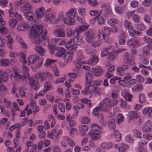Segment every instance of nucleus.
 I'll use <instances>...</instances> for the list:
<instances>
[{
    "label": "nucleus",
    "instance_id": "0e129e2a",
    "mask_svg": "<svg viewBox=\"0 0 152 152\" xmlns=\"http://www.w3.org/2000/svg\"><path fill=\"white\" fill-rule=\"evenodd\" d=\"M96 20L99 25H102L104 23V18L100 16H96Z\"/></svg>",
    "mask_w": 152,
    "mask_h": 152
},
{
    "label": "nucleus",
    "instance_id": "ddd939ff",
    "mask_svg": "<svg viewBox=\"0 0 152 152\" xmlns=\"http://www.w3.org/2000/svg\"><path fill=\"white\" fill-rule=\"evenodd\" d=\"M66 36L68 37H72L73 39H74L76 38L78 35L76 28L73 31L71 28H68L66 30Z\"/></svg>",
    "mask_w": 152,
    "mask_h": 152
},
{
    "label": "nucleus",
    "instance_id": "2eb2a0df",
    "mask_svg": "<svg viewBox=\"0 0 152 152\" xmlns=\"http://www.w3.org/2000/svg\"><path fill=\"white\" fill-rule=\"evenodd\" d=\"M98 57L96 56H92V58L87 61H84L82 62L83 64H88L91 66L96 64L98 62Z\"/></svg>",
    "mask_w": 152,
    "mask_h": 152
},
{
    "label": "nucleus",
    "instance_id": "72a5a7b5",
    "mask_svg": "<svg viewBox=\"0 0 152 152\" xmlns=\"http://www.w3.org/2000/svg\"><path fill=\"white\" fill-rule=\"evenodd\" d=\"M89 27V26L88 25L79 26L78 28H76L77 31L78 32V35L82 34L83 31L87 29Z\"/></svg>",
    "mask_w": 152,
    "mask_h": 152
},
{
    "label": "nucleus",
    "instance_id": "338daca9",
    "mask_svg": "<svg viewBox=\"0 0 152 152\" xmlns=\"http://www.w3.org/2000/svg\"><path fill=\"white\" fill-rule=\"evenodd\" d=\"M56 61V60L48 59L45 63L44 65L46 66H48L52 64H53L54 65H55L53 64V63Z\"/></svg>",
    "mask_w": 152,
    "mask_h": 152
},
{
    "label": "nucleus",
    "instance_id": "5fc2aeb1",
    "mask_svg": "<svg viewBox=\"0 0 152 152\" xmlns=\"http://www.w3.org/2000/svg\"><path fill=\"white\" fill-rule=\"evenodd\" d=\"M143 89V86L141 85H136L132 88V91H140Z\"/></svg>",
    "mask_w": 152,
    "mask_h": 152
},
{
    "label": "nucleus",
    "instance_id": "c03bdc74",
    "mask_svg": "<svg viewBox=\"0 0 152 152\" xmlns=\"http://www.w3.org/2000/svg\"><path fill=\"white\" fill-rule=\"evenodd\" d=\"M108 24L110 26H115L118 23V21L117 19L115 18H112L107 20Z\"/></svg>",
    "mask_w": 152,
    "mask_h": 152
},
{
    "label": "nucleus",
    "instance_id": "20e7f679",
    "mask_svg": "<svg viewBox=\"0 0 152 152\" xmlns=\"http://www.w3.org/2000/svg\"><path fill=\"white\" fill-rule=\"evenodd\" d=\"M77 10L75 8H71L66 13L65 15L67 18L64 19L65 22L68 25H74L75 24V18L76 17Z\"/></svg>",
    "mask_w": 152,
    "mask_h": 152
},
{
    "label": "nucleus",
    "instance_id": "c9c22d12",
    "mask_svg": "<svg viewBox=\"0 0 152 152\" xmlns=\"http://www.w3.org/2000/svg\"><path fill=\"white\" fill-rule=\"evenodd\" d=\"M102 8H104V13L111 15L112 14V12L111 10L110 7V5L106 6L105 4L102 5L101 6Z\"/></svg>",
    "mask_w": 152,
    "mask_h": 152
},
{
    "label": "nucleus",
    "instance_id": "ea45409f",
    "mask_svg": "<svg viewBox=\"0 0 152 152\" xmlns=\"http://www.w3.org/2000/svg\"><path fill=\"white\" fill-rule=\"evenodd\" d=\"M65 18H66V17H64V15L63 14V12H61L59 13V16L58 17V18L57 20H56V21H55V22L56 23H58V22L60 21L61 20H62L63 21V22L64 23V24L68 25L67 23H66L64 22L65 21L64 20V19H64Z\"/></svg>",
    "mask_w": 152,
    "mask_h": 152
},
{
    "label": "nucleus",
    "instance_id": "052dcab7",
    "mask_svg": "<svg viewBox=\"0 0 152 152\" xmlns=\"http://www.w3.org/2000/svg\"><path fill=\"white\" fill-rule=\"evenodd\" d=\"M125 141L129 143H132L133 142L134 139L130 134H128L125 138Z\"/></svg>",
    "mask_w": 152,
    "mask_h": 152
},
{
    "label": "nucleus",
    "instance_id": "8fccbe9b",
    "mask_svg": "<svg viewBox=\"0 0 152 152\" xmlns=\"http://www.w3.org/2000/svg\"><path fill=\"white\" fill-rule=\"evenodd\" d=\"M128 32L129 34L131 37L134 36L135 34H139L141 33V32L134 30L133 28L128 30Z\"/></svg>",
    "mask_w": 152,
    "mask_h": 152
},
{
    "label": "nucleus",
    "instance_id": "de8ad7c7",
    "mask_svg": "<svg viewBox=\"0 0 152 152\" xmlns=\"http://www.w3.org/2000/svg\"><path fill=\"white\" fill-rule=\"evenodd\" d=\"M8 40L7 42V44L8 48L10 49H11L12 48V45L13 43V39L12 38L10 35L7 36L6 37Z\"/></svg>",
    "mask_w": 152,
    "mask_h": 152
},
{
    "label": "nucleus",
    "instance_id": "603ef678",
    "mask_svg": "<svg viewBox=\"0 0 152 152\" xmlns=\"http://www.w3.org/2000/svg\"><path fill=\"white\" fill-rule=\"evenodd\" d=\"M126 50L125 48H119L118 50L114 51L113 53L110 56V58H111L113 56L114 57L118 53H120L121 52H123Z\"/></svg>",
    "mask_w": 152,
    "mask_h": 152
},
{
    "label": "nucleus",
    "instance_id": "423d86ee",
    "mask_svg": "<svg viewBox=\"0 0 152 152\" xmlns=\"http://www.w3.org/2000/svg\"><path fill=\"white\" fill-rule=\"evenodd\" d=\"M19 70H16L15 71V74L14 76V78L16 81H19L24 85H26L28 82L29 80L28 77H25L24 76H22L19 73Z\"/></svg>",
    "mask_w": 152,
    "mask_h": 152
},
{
    "label": "nucleus",
    "instance_id": "774afa93",
    "mask_svg": "<svg viewBox=\"0 0 152 152\" xmlns=\"http://www.w3.org/2000/svg\"><path fill=\"white\" fill-rule=\"evenodd\" d=\"M120 106L121 108L126 109L128 107V105L126 102L124 100H121Z\"/></svg>",
    "mask_w": 152,
    "mask_h": 152
},
{
    "label": "nucleus",
    "instance_id": "39448f33",
    "mask_svg": "<svg viewBox=\"0 0 152 152\" xmlns=\"http://www.w3.org/2000/svg\"><path fill=\"white\" fill-rule=\"evenodd\" d=\"M118 101L115 99H111L108 98L104 99L102 101L99 103V104L104 109L105 111H108L110 107L116 105Z\"/></svg>",
    "mask_w": 152,
    "mask_h": 152
},
{
    "label": "nucleus",
    "instance_id": "a211bd4d",
    "mask_svg": "<svg viewBox=\"0 0 152 152\" xmlns=\"http://www.w3.org/2000/svg\"><path fill=\"white\" fill-rule=\"evenodd\" d=\"M66 51V50L62 47H60L58 48L57 47L55 51L53 52V53H55V56L57 57H61L64 54Z\"/></svg>",
    "mask_w": 152,
    "mask_h": 152
},
{
    "label": "nucleus",
    "instance_id": "f03ea898",
    "mask_svg": "<svg viewBox=\"0 0 152 152\" xmlns=\"http://www.w3.org/2000/svg\"><path fill=\"white\" fill-rule=\"evenodd\" d=\"M9 13L11 17H15L21 23L18 26L17 30L18 31H25L28 29V25L27 23L23 21V17L21 15L19 14L16 12H14L12 8L9 10Z\"/></svg>",
    "mask_w": 152,
    "mask_h": 152
},
{
    "label": "nucleus",
    "instance_id": "9b49d317",
    "mask_svg": "<svg viewBox=\"0 0 152 152\" xmlns=\"http://www.w3.org/2000/svg\"><path fill=\"white\" fill-rule=\"evenodd\" d=\"M75 40L74 39H71L69 40L65 45L66 48L69 50H75L77 47L74 43Z\"/></svg>",
    "mask_w": 152,
    "mask_h": 152
},
{
    "label": "nucleus",
    "instance_id": "4c0bfd02",
    "mask_svg": "<svg viewBox=\"0 0 152 152\" xmlns=\"http://www.w3.org/2000/svg\"><path fill=\"white\" fill-rule=\"evenodd\" d=\"M113 146V144L110 142H103L100 145L101 148L105 149H110Z\"/></svg>",
    "mask_w": 152,
    "mask_h": 152
},
{
    "label": "nucleus",
    "instance_id": "a878e982",
    "mask_svg": "<svg viewBox=\"0 0 152 152\" xmlns=\"http://www.w3.org/2000/svg\"><path fill=\"white\" fill-rule=\"evenodd\" d=\"M45 9L43 7H41L37 10L36 15L38 18H42L44 15V11Z\"/></svg>",
    "mask_w": 152,
    "mask_h": 152
},
{
    "label": "nucleus",
    "instance_id": "69168bd1",
    "mask_svg": "<svg viewBox=\"0 0 152 152\" xmlns=\"http://www.w3.org/2000/svg\"><path fill=\"white\" fill-rule=\"evenodd\" d=\"M21 8L22 10H26L31 9L32 8V7L28 3H26L23 7H21Z\"/></svg>",
    "mask_w": 152,
    "mask_h": 152
},
{
    "label": "nucleus",
    "instance_id": "bb28decb",
    "mask_svg": "<svg viewBox=\"0 0 152 152\" xmlns=\"http://www.w3.org/2000/svg\"><path fill=\"white\" fill-rule=\"evenodd\" d=\"M26 19L29 21H32L33 20L34 17L35 16L34 13L33 12L28 11L25 12Z\"/></svg>",
    "mask_w": 152,
    "mask_h": 152
},
{
    "label": "nucleus",
    "instance_id": "58836bf2",
    "mask_svg": "<svg viewBox=\"0 0 152 152\" xmlns=\"http://www.w3.org/2000/svg\"><path fill=\"white\" fill-rule=\"evenodd\" d=\"M83 36L82 34L77 35L76 38H77V43L78 45H80L84 43V41L83 40Z\"/></svg>",
    "mask_w": 152,
    "mask_h": 152
},
{
    "label": "nucleus",
    "instance_id": "b1692460",
    "mask_svg": "<svg viewBox=\"0 0 152 152\" xmlns=\"http://www.w3.org/2000/svg\"><path fill=\"white\" fill-rule=\"evenodd\" d=\"M14 62V60L13 59H11L10 61L8 59H1L0 61L1 65L4 67L9 66L10 64L12 65Z\"/></svg>",
    "mask_w": 152,
    "mask_h": 152
},
{
    "label": "nucleus",
    "instance_id": "79ce46f5",
    "mask_svg": "<svg viewBox=\"0 0 152 152\" xmlns=\"http://www.w3.org/2000/svg\"><path fill=\"white\" fill-rule=\"evenodd\" d=\"M0 94L4 96L6 94L7 89L6 87L4 85L0 84Z\"/></svg>",
    "mask_w": 152,
    "mask_h": 152
},
{
    "label": "nucleus",
    "instance_id": "f704fd0d",
    "mask_svg": "<svg viewBox=\"0 0 152 152\" xmlns=\"http://www.w3.org/2000/svg\"><path fill=\"white\" fill-rule=\"evenodd\" d=\"M73 53L72 52H67L64 56V60L66 61L68 63L69 61L72 59Z\"/></svg>",
    "mask_w": 152,
    "mask_h": 152
},
{
    "label": "nucleus",
    "instance_id": "13d9d810",
    "mask_svg": "<svg viewBox=\"0 0 152 152\" xmlns=\"http://www.w3.org/2000/svg\"><path fill=\"white\" fill-rule=\"evenodd\" d=\"M69 77V81L70 82L73 81L75 78L77 77V75L74 73H68Z\"/></svg>",
    "mask_w": 152,
    "mask_h": 152
},
{
    "label": "nucleus",
    "instance_id": "4d7b16f0",
    "mask_svg": "<svg viewBox=\"0 0 152 152\" xmlns=\"http://www.w3.org/2000/svg\"><path fill=\"white\" fill-rule=\"evenodd\" d=\"M100 55L102 57H104L108 55H110L106 48H103L100 53Z\"/></svg>",
    "mask_w": 152,
    "mask_h": 152
},
{
    "label": "nucleus",
    "instance_id": "a19ab883",
    "mask_svg": "<svg viewBox=\"0 0 152 152\" xmlns=\"http://www.w3.org/2000/svg\"><path fill=\"white\" fill-rule=\"evenodd\" d=\"M102 39L99 38V39L95 42H93L91 44V46L94 48H96L100 46L101 44L103 43Z\"/></svg>",
    "mask_w": 152,
    "mask_h": 152
},
{
    "label": "nucleus",
    "instance_id": "1a4fd4ad",
    "mask_svg": "<svg viewBox=\"0 0 152 152\" xmlns=\"http://www.w3.org/2000/svg\"><path fill=\"white\" fill-rule=\"evenodd\" d=\"M85 38L88 43L93 42L96 38V36L94 32L91 30H88L86 32Z\"/></svg>",
    "mask_w": 152,
    "mask_h": 152
},
{
    "label": "nucleus",
    "instance_id": "cd10ccee",
    "mask_svg": "<svg viewBox=\"0 0 152 152\" xmlns=\"http://www.w3.org/2000/svg\"><path fill=\"white\" fill-rule=\"evenodd\" d=\"M142 113L144 115L151 117L152 116V108L149 107H145L142 110Z\"/></svg>",
    "mask_w": 152,
    "mask_h": 152
},
{
    "label": "nucleus",
    "instance_id": "a18cd8bd",
    "mask_svg": "<svg viewBox=\"0 0 152 152\" xmlns=\"http://www.w3.org/2000/svg\"><path fill=\"white\" fill-rule=\"evenodd\" d=\"M10 26L11 28H14L18 23L16 19L13 18L9 20V21Z\"/></svg>",
    "mask_w": 152,
    "mask_h": 152
},
{
    "label": "nucleus",
    "instance_id": "473e14b6",
    "mask_svg": "<svg viewBox=\"0 0 152 152\" xmlns=\"http://www.w3.org/2000/svg\"><path fill=\"white\" fill-rule=\"evenodd\" d=\"M88 136L92 141L98 140L101 137L100 134H88Z\"/></svg>",
    "mask_w": 152,
    "mask_h": 152
},
{
    "label": "nucleus",
    "instance_id": "2f4dec72",
    "mask_svg": "<svg viewBox=\"0 0 152 152\" xmlns=\"http://www.w3.org/2000/svg\"><path fill=\"white\" fill-rule=\"evenodd\" d=\"M86 83L91 85L93 81V77L91 74L89 72L87 73L85 75Z\"/></svg>",
    "mask_w": 152,
    "mask_h": 152
},
{
    "label": "nucleus",
    "instance_id": "e433bc0d",
    "mask_svg": "<svg viewBox=\"0 0 152 152\" xmlns=\"http://www.w3.org/2000/svg\"><path fill=\"white\" fill-rule=\"evenodd\" d=\"M77 58L76 59V61L80 62L82 64H83L82 63V62L84 61H82V60L84 59V57L80 51H78L77 53Z\"/></svg>",
    "mask_w": 152,
    "mask_h": 152
},
{
    "label": "nucleus",
    "instance_id": "0eeeda50",
    "mask_svg": "<svg viewBox=\"0 0 152 152\" xmlns=\"http://www.w3.org/2000/svg\"><path fill=\"white\" fill-rule=\"evenodd\" d=\"M111 32V29L108 27H104L101 30H99L98 31V35L99 38H101L102 37V39L104 40V42H106L107 40V38L105 37L108 36Z\"/></svg>",
    "mask_w": 152,
    "mask_h": 152
},
{
    "label": "nucleus",
    "instance_id": "37998d69",
    "mask_svg": "<svg viewBox=\"0 0 152 152\" xmlns=\"http://www.w3.org/2000/svg\"><path fill=\"white\" fill-rule=\"evenodd\" d=\"M8 77L6 73L4 72V71L2 70V72L1 74H0V79L1 80L4 82L7 81L8 80Z\"/></svg>",
    "mask_w": 152,
    "mask_h": 152
},
{
    "label": "nucleus",
    "instance_id": "f257e3e1",
    "mask_svg": "<svg viewBox=\"0 0 152 152\" xmlns=\"http://www.w3.org/2000/svg\"><path fill=\"white\" fill-rule=\"evenodd\" d=\"M42 25H36L33 26L29 33L30 38L33 39L32 42L36 44H39L42 42L44 41L47 32L46 29H43Z\"/></svg>",
    "mask_w": 152,
    "mask_h": 152
},
{
    "label": "nucleus",
    "instance_id": "412c9836",
    "mask_svg": "<svg viewBox=\"0 0 152 152\" xmlns=\"http://www.w3.org/2000/svg\"><path fill=\"white\" fill-rule=\"evenodd\" d=\"M39 59V56L37 54L30 56L28 58V64H34Z\"/></svg>",
    "mask_w": 152,
    "mask_h": 152
},
{
    "label": "nucleus",
    "instance_id": "5701e85b",
    "mask_svg": "<svg viewBox=\"0 0 152 152\" xmlns=\"http://www.w3.org/2000/svg\"><path fill=\"white\" fill-rule=\"evenodd\" d=\"M127 43L129 47H137L139 45V41L135 38H132L128 40L127 42Z\"/></svg>",
    "mask_w": 152,
    "mask_h": 152
},
{
    "label": "nucleus",
    "instance_id": "f8f14e48",
    "mask_svg": "<svg viewBox=\"0 0 152 152\" xmlns=\"http://www.w3.org/2000/svg\"><path fill=\"white\" fill-rule=\"evenodd\" d=\"M91 127L92 129V133H102L103 129L100 126H99L97 124H92L91 125ZM88 133H91L90 131Z\"/></svg>",
    "mask_w": 152,
    "mask_h": 152
},
{
    "label": "nucleus",
    "instance_id": "3c124183",
    "mask_svg": "<svg viewBox=\"0 0 152 152\" xmlns=\"http://www.w3.org/2000/svg\"><path fill=\"white\" fill-rule=\"evenodd\" d=\"M124 26L125 28L127 30H129L133 28V27L132 26L131 23L127 20H125L124 23Z\"/></svg>",
    "mask_w": 152,
    "mask_h": 152
},
{
    "label": "nucleus",
    "instance_id": "e2e57ef3",
    "mask_svg": "<svg viewBox=\"0 0 152 152\" xmlns=\"http://www.w3.org/2000/svg\"><path fill=\"white\" fill-rule=\"evenodd\" d=\"M4 103L5 106L7 108L9 109L11 105V102L9 100H7L5 99H3Z\"/></svg>",
    "mask_w": 152,
    "mask_h": 152
},
{
    "label": "nucleus",
    "instance_id": "864d4df0",
    "mask_svg": "<svg viewBox=\"0 0 152 152\" xmlns=\"http://www.w3.org/2000/svg\"><path fill=\"white\" fill-rule=\"evenodd\" d=\"M90 85L87 84H85L84 87V89L82 92L83 94L85 95L89 93V89Z\"/></svg>",
    "mask_w": 152,
    "mask_h": 152
},
{
    "label": "nucleus",
    "instance_id": "7ed1b4c3",
    "mask_svg": "<svg viewBox=\"0 0 152 152\" xmlns=\"http://www.w3.org/2000/svg\"><path fill=\"white\" fill-rule=\"evenodd\" d=\"M22 68L23 71V75L27 78L28 77V78L29 79V84L31 87L32 88H33L34 90H38L39 88L38 80H35L33 78H31L30 74L29 73V69L28 68L25 66L24 64H22Z\"/></svg>",
    "mask_w": 152,
    "mask_h": 152
},
{
    "label": "nucleus",
    "instance_id": "6ab92c4d",
    "mask_svg": "<svg viewBox=\"0 0 152 152\" xmlns=\"http://www.w3.org/2000/svg\"><path fill=\"white\" fill-rule=\"evenodd\" d=\"M121 95L126 101L128 102H130L131 101L132 95L128 93L126 90H122L121 92Z\"/></svg>",
    "mask_w": 152,
    "mask_h": 152
},
{
    "label": "nucleus",
    "instance_id": "09e8293b",
    "mask_svg": "<svg viewBox=\"0 0 152 152\" xmlns=\"http://www.w3.org/2000/svg\"><path fill=\"white\" fill-rule=\"evenodd\" d=\"M129 148V146L128 145L122 143V146L118 148V151L119 152H125Z\"/></svg>",
    "mask_w": 152,
    "mask_h": 152
},
{
    "label": "nucleus",
    "instance_id": "6e6552de",
    "mask_svg": "<svg viewBox=\"0 0 152 152\" xmlns=\"http://www.w3.org/2000/svg\"><path fill=\"white\" fill-rule=\"evenodd\" d=\"M50 8H48L46 11L44 18V21L46 23L50 24L55 19L54 16L50 12Z\"/></svg>",
    "mask_w": 152,
    "mask_h": 152
},
{
    "label": "nucleus",
    "instance_id": "9d476101",
    "mask_svg": "<svg viewBox=\"0 0 152 152\" xmlns=\"http://www.w3.org/2000/svg\"><path fill=\"white\" fill-rule=\"evenodd\" d=\"M123 60L126 64L132 65L134 64L133 57L127 53H124Z\"/></svg>",
    "mask_w": 152,
    "mask_h": 152
},
{
    "label": "nucleus",
    "instance_id": "7c9ffc66",
    "mask_svg": "<svg viewBox=\"0 0 152 152\" xmlns=\"http://www.w3.org/2000/svg\"><path fill=\"white\" fill-rule=\"evenodd\" d=\"M34 49L41 56H43L45 52V51L44 49L40 46H35L34 47Z\"/></svg>",
    "mask_w": 152,
    "mask_h": 152
},
{
    "label": "nucleus",
    "instance_id": "f3484780",
    "mask_svg": "<svg viewBox=\"0 0 152 152\" xmlns=\"http://www.w3.org/2000/svg\"><path fill=\"white\" fill-rule=\"evenodd\" d=\"M151 121L150 120H148L143 124L142 129L143 131L145 132H152V131H151Z\"/></svg>",
    "mask_w": 152,
    "mask_h": 152
},
{
    "label": "nucleus",
    "instance_id": "393cba45",
    "mask_svg": "<svg viewBox=\"0 0 152 152\" xmlns=\"http://www.w3.org/2000/svg\"><path fill=\"white\" fill-rule=\"evenodd\" d=\"M105 111L104 109L102 107L99 103L98 106H96L93 109L92 114L94 115L97 116L99 115L100 111Z\"/></svg>",
    "mask_w": 152,
    "mask_h": 152
},
{
    "label": "nucleus",
    "instance_id": "4468645a",
    "mask_svg": "<svg viewBox=\"0 0 152 152\" xmlns=\"http://www.w3.org/2000/svg\"><path fill=\"white\" fill-rule=\"evenodd\" d=\"M128 115L129 117L130 120H134L137 119L138 120V122L140 124L141 123V118L139 117V113L136 111H131L128 113Z\"/></svg>",
    "mask_w": 152,
    "mask_h": 152
},
{
    "label": "nucleus",
    "instance_id": "6e6d98bb",
    "mask_svg": "<svg viewBox=\"0 0 152 152\" xmlns=\"http://www.w3.org/2000/svg\"><path fill=\"white\" fill-rule=\"evenodd\" d=\"M116 120L117 123L119 124L124 121V118L123 115L121 114L117 115L116 116Z\"/></svg>",
    "mask_w": 152,
    "mask_h": 152
},
{
    "label": "nucleus",
    "instance_id": "aec40b11",
    "mask_svg": "<svg viewBox=\"0 0 152 152\" xmlns=\"http://www.w3.org/2000/svg\"><path fill=\"white\" fill-rule=\"evenodd\" d=\"M129 66L126 65H123L121 67H119L117 68V74L121 76H124L125 75V70L128 69Z\"/></svg>",
    "mask_w": 152,
    "mask_h": 152
},
{
    "label": "nucleus",
    "instance_id": "4be33fe9",
    "mask_svg": "<svg viewBox=\"0 0 152 152\" xmlns=\"http://www.w3.org/2000/svg\"><path fill=\"white\" fill-rule=\"evenodd\" d=\"M53 33L56 36L58 37H64L65 35L64 30L62 28L54 30Z\"/></svg>",
    "mask_w": 152,
    "mask_h": 152
},
{
    "label": "nucleus",
    "instance_id": "49530a36",
    "mask_svg": "<svg viewBox=\"0 0 152 152\" xmlns=\"http://www.w3.org/2000/svg\"><path fill=\"white\" fill-rule=\"evenodd\" d=\"M63 138L64 140H66L68 142L69 145L70 146L73 147L75 145V142L69 137L64 136L63 137Z\"/></svg>",
    "mask_w": 152,
    "mask_h": 152
},
{
    "label": "nucleus",
    "instance_id": "dca6fc26",
    "mask_svg": "<svg viewBox=\"0 0 152 152\" xmlns=\"http://www.w3.org/2000/svg\"><path fill=\"white\" fill-rule=\"evenodd\" d=\"M52 74L48 72H39L37 73V75L41 81L45 80L48 76H52Z\"/></svg>",
    "mask_w": 152,
    "mask_h": 152
},
{
    "label": "nucleus",
    "instance_id": "c756f323",
    "mask_svg": "<svg viewBox=\"0 0 152 152\" xmlns=\"http://www.w3.org/2000/svg\"><path fill=\"white\" fill-rule=\"evenodd\" d=\"M107 124L109 128L110 129H114L116 127L115 120L113 118H112L109 119L108 121Z\"/></svg>",
    "mask_w": 152,
    "mask_h": 152
},
{
    "label": "nucleus",
    "instance_id": "bf43d9fd",
    "mask_svg": "<svg viewBox=\"0 0 152 152\" xmlns=\"http://www.w3.org/2000/svg\"><path fill=\"white\" fill-rule=\"evenodd\" d=\"M44 89L46 91L50 90L52 88L50 83L48 81L46 82L44 84Z\"/></svg>",
    "mask_w": 152,
    "mask_h": 152
},
{
    "label": "nucleus",
    "instance_id": "c85d7f7f",
    "mask_svg": "<svg viewBox=\"0 0 152 152\" xmlns=\"http://www.w3.org/2000/svg\"><path fill=\"white\" fill-rule=\"evenodd\" d=\"M92 70L95 76L97 77H99L101 76L102 74V70L101 67L93 68Z\"/></svg>",
    "mask_w": 152,
    "mask_h": 152
},
{
    "label": "nucleus",
    "instance_id": "680f3d73",
    "mask_svg": "<svg viewBox=\"0 0 152 152\" xmlns=\"http://www.w3.org/2000/svg\"><path fill=\"white\" fill-rule=\"evenodd\" d=\"M152 3L151 0H145L142 2V4L146 7L150 6Z\"/></svg>",
    "mask_w": 152,
    "mask_h": 152
}]
</instances>
